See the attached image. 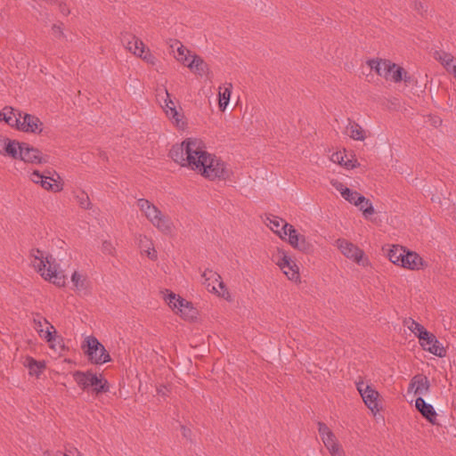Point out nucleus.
<instances>
[{"mask_svg": "<svg viewBox=\"0 0 456 456\" xmlns=\"http://www.w3.org/2000/svg\"><path fill=\"white\" fill-rule=\"evenodd\" d=\"M164 92L166 98L164 99L163 104H161V108L165 114H167V110H170V109H175L176 105L175 102L171 99L167 89H165Z\"/></svg>", "mask_w": 456, "mask_h": 456, "instance_id": "45", "label": "nucleus"}, {"mask_svg": "<svg viewBox=\"0 0 456 456\" xmlns=\"http://www.w3.org/2000/svg\"><path fill=\"white\" fill-rule=\"evenodd\" d=\"M413 8L418 12H423L427 11L426 4L421 1H414L413 3Z\"/></svg>", "mask_w": 456, "mask_h": 456, "instance_id": "46", "label": "nucleus"}, {"mask_svg": "<svg viewBox=\"0 0 456 456\" xmlns=\"http://www.w3.org/2000/svg\"><path fill=\"white\" fill-rule=\"evenodd\" d=\"M77 205L86 210H89L93 208V204L90 200L88 194L85 191H79L74 194Z\"/></svg>", "mask_w": 456, "mask_h": 456, "instance_id": "40", "label": "nucleus"}, {"mask_svg": "<svg viewBox=\"0 0 456 456\" xmlns=\"http://www.w3.org/2000/svg\"><path fill=\"white\" fill-rule=\"evenodd\" d=\"M265 224L270 228L276 235L281 240L287 239L288 229H290V225L283 218L270 215L265 217Z\"/></svg>", "mask_w": 456, "mask_h": 456, "instance_id": "19", "label": "nucleus"}, {"mask_svg": "<svg viewBox=\"0 0 456 456\" xmlns=\"http://www.w3.org/2000/svg\"><path fill=\"white\" fill-rule=\"evenodd\" d=\"M73 378L77 386L83 390L92 387L93 391L96 394L109 391L108 381L102 374L97 375L92 371L84 372L77 370L73 373Z\"/></svg>", "mask_w": 456, "mask_h": 456, "instance_id": "9", "label": "nucleus"}, {"mask_svg": "<svg viewBox=\"0 0 456 456\" xmlns=\"http://www.w3.org/2000/svg\"><path fill=\"white\" fill-rule=\"evenodd\" d=\"M84 353L87 355L90 362L101 365L111 361L110 355L102 344L94 336L85 338L82 346Z\"/></svg>", "mask_w": 456, "mask_h": 456, "instance_id": "10", "label": "nucleus"}, {"mask_svg": "<svg viewBox=\"0 0 456 456\" xmlns=\"http://www.w3.org/2000/svg\"><path fill=\"white\" fill-rule=\"evenodd\" d=\"M146 45L138 37H133L130 41L126 43V48L132 53L134 55L139 57V53L142 51Z\"/></svg>", "mask_w": 456, "mask_h": 456, "instance_id": "39", "label": "nucleus"}, {"mask_svg": "<svg viewBox=\"0 0 456 456\" xmlns=\"http://www.w3.org/2000/svg\"><path fill=\"white\" fill-rule=\"evenodd\" d=\"M336 246L341 254L346 258L356 264L367 265L369 264L367 258L364 257V252L359 247L345 239L336 240Z\"/></svg>", "mask_w": 456, "mask_h": 456, "instance_id": "15", "label": "nucleus"}, {"mask_svg": "<svg viewBox=\"0 0 456 456\" xmlns=\"http://www.w3.org/2000/svg\"><path fill=\"white\" fill-rule=\"evenodd\" d=\"M101 250L103 254L108 256H113L116 255V246L110 240H105L102 242Z\"/></svg>", "mask_w": 456, "mask_h": 456, "instance_id": "43", "label": "nucleus"}, {"mask_svg": "<svg viewBox=\"0 0 456 456\" xmlns=\"http://www.w3.org/2000/svg\"><path fill=\"white\" fill-rule=\"evenodd\" d=\"M18 148L16 159L31 165H44L48 163V156L43 154L37 148L30 146L26 142H19Z\"/></svg>", "mask_w": 456, "mask_h": 456, "instance_id": "12", "label": "nucleus"}, {"mask_svg": "<svg viewBox=\"0 0 456 456\" xmlns=\"http://www.w3.org/2000/svg\"><path fill=\"white\" fill-rule=\"evenodd\" d=\"M356 388L361 395L364 404L374 414L379 411L378 399L379 392L370 385L364 383L362 380L356 382Z\"/></svg>", "mask_w": 456, "mask_h": 456, "instance_id": "16", "label": "nucleus"}, {"mask_svg": "<svg viewBox=\"0 0 456 456\" xmlns=\"http://www.w3.org/2000/svg\"><path fill=\"white\" fill-rule=\"evenodd\" d=\"M330 183L340 193L341 197L350 204L355 206L363 202L364 196L356 191L349 189L343 183L338 180H331Z\"/></svg>", "mask_w": 456, "mask_h": 456, "instance_id": "20", "label": "nucleus"}, {"mask_svg": "<svg viewBox=\"0 0 456 456\" xmlns=\"http://www.w3.org/2000/svg\"><path fill=\"white\" fill-rule=\"evenodd\" d=\"M403 326L407 327L418 338L421 336H428V330L420 323L417 322L412 318H406L403 322Z\"/></svg>", "mask_w": 456, "mask_h": 456, "instance_id": "38", "label": "nucleus"}, {"mask_svg": "<svg viewBox=\"0 0 456 456\" xmlns=\"http://www.w3.org/2000/svg\"><path fill=\"white\" fill-rule=\"evenodd\" d=\"M166 117L171 124L179 130H184L187 127V120L182 108L175 107L167 110Z\"/></svg>", "mask_w": 456, "mask_h": 456, "instance_id": "27", "label": "nucleus"}, {"mask_svg": "<svg viewBox=\"0 0 456 456\" xmlns=\"http://www.w3.org/2000/svg\"><path fill=\"white\" fill-rule=\"evenodd\" d=\"M208 154L205 142L196 137L186 138L174 145L169 151L170 158L175 163L195 173Z\"/></svg>", "mask_w": 456, "mask_h": 456, "instance_id": "1", "label": "nucleus"}, {"mask_svg": "<svg viewBox=\"0 0 456 456\" xmlns=\"http://www.w3.org/2000/svg\"><path fill=\"white\" fill-rule=\"evenodd\" d=\"M139 58L151 66H156L159 62L157 57L148 47H145L142 51H141V53H139Z\"/></svg>", "mask_w": 456, "mask_h": 456, "instance_id": "41", "label": "nucleus"}, {"mask_svg": "<svg viewBox=\"0 0 456 456\" xmlns=\"http://www.w3.org/2000/svg\"><path fill=\"white\" fill-rule=\"evenodd\" d=\"M286 240L293 248L300 252L308 253L312 248V245L306 240L305 237L299 234L293 225H290V229H288Z\"/></svg>", "mask_w": 456, "mask_h": 456, "instance_id": "18", "label": "nucleus"}, {"mask_svg": "<svg viewBox=\"0 0 456 456\" xmlns=\"http://www.w3.org/2000/svg\"><path fill=\"white\" fill-rule=\"evenodd\" d=\"M415 406L417 410L422 414V416L426 418L430 423H436L437 414L430 403H426L422 397H418L415 401Z\"/></svg>", "mask_w": 456, "mask_h": 456, "instance_id": "30", "label": "nucleus"}, {"mask_svg": "<svg viewBox=\"0 0 456 456\" xmlns=\"http://www.w3.org/2000/svg\"><path fill=\"white\" fill-rule=\"evenodd\" d=\"M49 346L52 349L57 351L58 349H61L63 347L62 344H61V340L58 338V336L56 335V338L54 341H53L52 343H49Z\"/></svg>", "mask_w": 456, "mask_h": 456, "instance_id": "47", "label": "nucleus"}, {"mask_svg": "<svg viewBox=\"0 0 456 456\" xmlns=\"http://www.w3.org/2000/svg\"><path fill=\"white\" fill-rule=\"evenodd\" d=\"M419 340L421 347L424 350L439 357L445 355L446 351L444 347L431 332L428 331V336H421Z\"/></svg>", "mask_w": 456, "mask_h": 456, "instance_id": "21", "label": "nucleus"}, {"mask_svg": "<svg viewBox=\"0 0 456 456\" xmlns=\"http://www.w3.org/2000/svg\"><path fill=\"white\" fill-rule=\"evenodd\" d=\"M170 47L173 49L175 47V50H174V58L175 61L187 68L188 63H190L195 53L188 49L178 40L174 41V43L170 45Z\"/></svg>", "mask_w": 456, "mask_h": 456, "instance_id": "23", "label": "nucleus"}, {"mask_svg": "<svg viewBox=\"0 0 456 456\" xmlns=\"http://www.w3.org/2000/svg\"><path fill=\"white\" fill-rule=\"evenodd\" d=\"M164 300L172 311L183 320L192 321L197 318L199 314L198 310L193 306L191 302L183 298L181 296L167 290Z\"/></svg>", "mask_w": 456, "mask_h": 456, "instance_id": "7", "label": "nucleus"}, {"mask_svg": "<svg viewBox=\"0 0 456 456\" xmlns=\"http://www.w3.org/2000/svg\"><path fill=\"white\" fill-rule=\"evenodd\" d=\"M430 388V383L428 379L423 374L415 375L409 384L408 394H413L414 395H426L428 394Z\"/></svg>", "mask_w": 456, "mask_h": 456, "instance_id": "22", "label": "nucleus"}, {"mask_svg": "<svg viewBox=\"0 0 456 456\" xmlns=\"http://www.w3.org/2000/svg\"><path fill=\"white\" fill-rule=\"evenodd\" d=\"M44 123L35 115L20 111L15 129L28 134H41L44 132Z\"/></svg>", "mask_w": 456, "mask_h": 456, "instance_id": "14", "label": "nucleus"}, {"mask_svg": "<svg viewBox=\"0 0 456 456\" xmlns=\"http://www.w3.org/2000/svg\"><path fill=\"white\" fill-rule=\"evenodd\" d=\"M34 329L39 337L45 339L48 343H52L56 338L55 328L44 317L37 315L33 319Z\"/></svg>", "mask_w": 456, "mask_h": 456, "instance_id": "17", "label": "nucleus"}, {"mask_svg": "<svg viewBox=\"0 0 456 456\" xmlns=\"http://www.w3.org/2000/svg\"><path fill=\"white\" fill-rule=\"evenodd\" d=\"M330 161L338 164L346 169H353L360 166L357 159L352 156L351 159H346V151L345 149L333 152L330 157Z\"/></svg>", "mask_w": 456, "mask_h": 456, "instance_id": "26", "label": "nucleus"}, {"mask_svg": "<svg viewBox=\"0 0 456 456\" xmlns=\"http://www.w3.org/2000/svg\"><path fill=\"white\" fill-rule=\"evenodd\" d=\"M355 207L359 208V209L362 212L364 217L368 218L375 213V209L373 208L370 200L364 197L363 202H361L360 205H355Z\"/></svg>", "mask_w": 456, "mask_h": 456, "instance_id": "42", "label": "nucleus"}, {"mask_svg": "<svg viewBox=\"0 0 456 456\" xmlns=\"http://www.w3.org/2000/svg\"><path fill=\"white\" fill-rule=\"evenodd\" d=\"M22 363L28 370V374L36 377H39L46 367L44 361H37L31 356H26Z\"/></svg>", "mask_w": 456, "mask_h": 456, "instance_id": "32", "label": "nucleus"}, {"mask_svg": "<svg viewBox=\"0 0 456 456\" xmlns=\"http://www.w3.org/2000/svg\"><path fill=\"white\" fill-rule=\"evenodd\" d=\"M232 85L231 83H226L222 86H219V108L222 111H224L230 101L232 94Z\"/></svg>", "mask_w": 456, "mask_h": 456, "instance_id": "36", "label": "nucleus"}, {"mask_svg": "<svg viewBox=\"0 0 456 456\" xmlns=\"http://www.w3.org/2000/svg\"><path fill=\"white\" fill-rule=\"evenodd\" d=\"M405 250L404 247L393 245L387 253V256L393 264L402 267Z\"/></svg>", "mask_w": 456, "mask_h": 456, "instance_id": "37", "label": "nucleus"}, {"mask_svg": "<svg viewBox=\"0 0 456 456\" xmlns=\"http://www.w3.org/2000/svg\"><path fill=\"white\" fill-rule=\"evenodd\" d=\"M29 257L32 267L45 281L58 287L66 285V275L52 255L38 248H32Z\"/></svg>", "mask_w": 456, "mask_h": 456, "instance_id": "2", "label": "nucleus"}, {"mask_svg": "<svg viewBox=\"0 0 456 456\" xmlns=\"http://www.w3.org/2000/svg\"><path fill=\"white\" fill-rule=\"evenodd\" d=\"M202 278L204 279L203 284L209 292L229 302L232 301L231 293L223 281L222 277L216 272L208 269L203 273Z\"/></svg>", "mask_w": 456, "mask_h": 456, "instance_id": "11", "label": "nucleus"}, {"mask_svg": "<svg viewBox=\"0 0 456 456\" xmlns=\"http://www.w3.org/2000/svg\"><path fill=\"white\" fill-rule=\"evenodd\" d=\"M71 282L74 289L77 292L85 291L89 288L87 275L80 271H74L71 275Z\"/></svg>", "mask_w": 456, "mask_h": 456, "instance_id": "34", "label": "nucleus"}, {"mask_svg": "<svg viewBox=\"0 0 456 456\" xmlns=\"http://www.w3.org/2000/svg\"><path fill=\"white\" fill-rule=\"evenodd\" d=\"M59 11L61 12V14L67 16L70 13V10L69 8V6L64 4V3H61L59 4Z\"/></svg>", "mask_w": 456, "mask_h": 456, "instance_id": "48", "label": "nucleus"}, {"mask_svg": "<svg viewBox=\"0 0 456 456\" xmlns=\"http://www.w3.org/2000/svg\"><path fill=\"white\" fill-rule=\"evenodd\" d=\"M29 180L39 185L42 189L51 192H60L64 188V183L60 175L53 170H45L41 173L38 170H33L28 175Z\"/></svg>", "mask_w": 456, "mask_h": 456, "instance_id": "6", "label": "nucleus"}, {"mask_svg": "<svg viewBox=\"0 0 456 456\" xmlns=\"http://www.w3.org/2000/svg\"><path fill=\"white\" fill-rule=\"evenodd\" d=\"M346 133L349 137L355 141H364L367 138V132L362 126L354 121L349 120L346 126Z\"/></svg>", "mask_w": 456, "mask_h": 456, "instance_id": "33", "label": "nucleus"}, {"mask_svg": "<svg viewBox=\"0 0 456 456\" xmlns=\"http://www.w3.org/2000/svg\"><path fill=\"white\" fill-rule=\"evenodd\" d=\"M138 246L142 254H145L151 260L158 258V253L155 249L152 240L146 235H140L138 238Z\"/></svg>", "mask_w": 456, "mask_h": 456, "instance_id": "31", "label": "nucleus"}, {"mask_svg": "<svg viewBox=\"0 0 456 456\" xmlns=\"http://www.w3.org/2000/svg\"><path fill=\"white\" fill-rule=\"evenodd\" d=\"M196 174L208 181L214 182L230 180L232 172L226 162L209 152Z\"/></svg>", "mask_w": 456, "mask_h": 456, "instance_id": "4", "label": "nucleus"}, {"mask_svg": "<svg viewBox=\"0 0 456 456\" xmlns=\"http://www.w3.org/2000/svg\"><path fill=\"white\" fill-rule=\"evenodd\" d=\"M19 113L20 110H17L12 107L6 106L0 110V121H4L7 125L15 128Z\"/></svg>", "mask_w": 456, "mask_h": 456, "instance_id": "35", "label": "nucleus"}, {"mask_svg": "<svg viewBox=\"0 0 456 456\" xmlns=\"http://www.w3.org/2000/svg\"><path fill=\"white\" fill-rule=\"evenodd\" d=\"M19 142L17 140L0 134V155L16 160Z\"/></svg>", "mask_w": 456, "mask_h": 456, "instance_id": "25", "label": "nucleus"}, {"mask_svg": "<svg viewBox=\"0 0 456 456\" xmlns=\"http://www.w3.org/2000/svg\"><path fill=\"white\" fill-rule=\"evenodd\" d=\"M369 67L374 70L379 77L387 81L399 83L403 80L408 82L407 72L403 68L385 59H372L367 61Z\"/></svg>", "mask_w": 456, "mask_h": 456, "instance_id": "5", "label": "nucleus"}, {"mask_svg": "<svg viewBox=\"0 0 456 456\" xmlns=\"http://www.w3.org/2000/svg\"><path fill=\"white\" fill-rule=\"evenodd\" d=\"M52 35L54 38L61 40L65 38L64 28L62 23H55L51 28Z\"/></svg>", "mask_w": 456, "mask_h": 456, "instance_id": "44", "label": "nucleus"}, {"mask_svg": "<svg viewBox=\"0 0 456 456\" xmlns=\"http://www.w3.org/2000/svg\"><path fill=\"white\" fill-rule=\"evenodd\" d=\"M436 59L443 65L445 70L456 80V58L446 52H439Z\"/></svg>", "mask_w": 456, "mask_h": 456, "instance_id": "29", "label": "nucleus"}, {"mask_svg": "<svg viewBox=\"0 0 456 456\" xmlns=\"http://www.w3.org/2000/svg\"><path fill=\"white\" fill-rule=\"evenodd\" d=\"M426 263L423 258L415 251L406 249L403 256L402 267L411 270L419 271L426 266Z\"/></svg>", "mask_w": 456, "mask_h": 456, "instance_id": "24", "label": "nucleus"}, {"mask_svg": "<svg viewBox=\"0 0 456 456\" xmlns=\"http://www.w3.org/2000/svg\"><path fill=\"white\" fill-rule=\"evenodd\" d=\"M321 439L331 456H345V452L332 430L323 422L318 423Z\"/></svg>", "mask_w": 456, "mask_h": 456, "instance_id": "13", "label": "nucleus"}, {"mask_svg": "<svg viewBox=\"0 0 456 456\" xmlns=\"http://www.w3.org/2000/svg\"><path fill=\"white\" fill-rule=\"evenodd\" d=\"M167 388L165 386H160L157 388L158 394L164 395V396L167 395Z\"/></svg>", "mask_w": 456, "mask_h": 456, "instance_id": "49", "label": "nucleus"}, {"mask_svg": "<svg viewBox=\"0 0 456 456\" xmlns=\"http://www.w3.org/2000/svg\"><path fill=\"white\" fill-rule=\"evenodd\" d=\"M193 74L202 77L208 75L210 71L209 65L203 60L202 57L195 53L193 58L188 63L187 67Z\"/></svg>", "mask_w": 456, "mask_h": 456, "instance_id": "28", "label": "nucleus"}, {"mask_svg": "<svg viewBox=\"0 0 456 456\" xmlns=\"http://www.w3.org/2000/svg\"><path fill=\"white\" fill-rule=\"evenodd\" d=\"M273 257L275 265L290 281L294 283L301 282L299 266L286 250L278 248Z\"/></svg>", "mask_w": 456, "mask_h": 456, "instance_id": "8", "label": "nucleus"}, {"mask_svg": "<svg viewBox=\"0 0 456 456\" xmlns=\"http://www.w3.org/2000/svg\"><path fill=\"white\" fill-rule=\"evenodd\" d=\"M136 207L142 216L161 234L173 236L176 231L171 216L162 211L151 200L142 198L137 200Z\"/></svg>", "mask_w": 456, "mask_h": 456, "instance_id": "3", "label": "nucleus"}]
</instances>
